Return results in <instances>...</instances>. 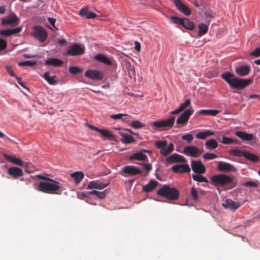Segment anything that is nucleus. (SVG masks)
Listing matches in <instances>:
<instances>
[{
    "instance_id": "nucleus-33",
    "label": "nucleus",
    "mask_w": 260,
    "mask_h": 260,
    "mask_svg": "<svg viewBox=\"0 0 260 260\" xmlns=\"http://www.w3.org/2000/svg\"><path fill=\"white\" fill-rule=\"evenodd\" d=\"M214 134V132L209 130H206L204 132L199 133L196 135V137L198 139L205 140L207 137L213 135Z\"/></svg>"
},
{
    "instance_id": "nucleus-28",
    "label": "nucleus",
    "mask_w": 260,
    "mask_h": 260,
    "mask_svg": "<svg viewBox=\"0 0 260 260\" xmlns=\"http://www.w3.org/2000/svg\"><path fill=\"white\" fill-rule=\"evenodd\" d=\"M242 156L253 162H256L259 160V158L257 155L246 151H242Z\"/></svg>"
},
{
    "instance_id": "nucleus-4",
    "label": "nucleus",
    "mask_w": 260,
    "mask_h": 260,
    "mask_svg": "<svg viewBox=\"0 0 260 260\" xmlns=\"http://www.w3.org/2000/svg\"><path fill=\"white\" fill-rule=\"evenodd\" d=\"M178 198L179 191L176 188L164 185V198L174 201L178 199Z\"/></svg>"
},
{
    "instance_id": "nucleus-27",
    "label": "nucleus",
    "mask_w": 260,
    "mask_h": 260,
    "mask_svg": "<svg viewBox=\"0 0 260 260\" xmlns=\"http://www.w3.org/2000/svg\"><path fill=\"white\" fill-rule=\"evenodd\" d=\"M143 151L149 152V151L146 150L145 149H143L141 151L136 153L131 156V159H136L139 160H145L147 158V156L146 154L143 153Z\"/></svg>"
},
{
    "instance_id": "nucleus-36",
    "label": "nucleus",
    "mask_w": 260,
    "mask_h": 260,
    "mask_svg": "<svg viewBox=\"0 0 260 260\" xmlns=\"http://www.w3.org/2000/svg\"><path fill=\"white\" fill-rule=\"evenodd\" d=\"M208 30V25L204 23H200L199 25V30L198 35L200 37L206 34Z\"/></svg>"
},
{
    "instance_id": "nucleus-2",
    "label": "nucleus",
    "mask_w": 260,
    "mask_h": 260,
    "mask_svg": "<svg viewBox=\"0 0 260 260\" xmlns=\"http://www.w3.org/2000/svg\"><path fill=\"white\" fill-rule=\"evenodd\" d=\"M221 77L231 87L237 89H243L249 84L250 79H241L234 77L233 73L226 72L221 75Z\"/></svg>"
},
{
    "instance_id": "nucleus-55",
    "label": "nucleus",
    "mask_w": 260,
    "mask_h": 260,
    "mask_svg": "<svg viewBox=\"0 0 260 260\" xmlns=\"http://www.w3.org/2000/svg\"><path fill=\"white\" fill-rule=\"evenodd\" d=\"M155 146L160 149V153L162 154V141H157L155 143Z\"/></svg>"
},
{
    "instance_id": "nucleus-17",
    "label": "nucleus",
    "mask_w": 260,
    "mask_h": 260,
    "mask_svg": "<svg viewBox=\"0 0 260 260\" xmlns=\"http://www.w3.org/2000/svg\"><path fill=\"white\" fill-rule=\"evenodd\" d=\"M193 110L190 109L185 110L177 119V123L185 124L188 120L189 116L192 114Z\"/></svg>"
},
{
    "instance_id": "nucleus-47",
    "label": "nucleus",
    "mask_w": 260,
    "mask_h": 260,
    "mask_svg": "<svg viewBox=\"0 0 260 260\" xmlns=\"http://www.w3.org/2000/svg\"><path fill=\"white\" fill-rule=\"evenodd\" d=\"M36 64V62L30 60H27L24 61L20 62L18 63V66L19 67H24V66H34Z\"/></svg>"
},
{
    "instance_id": "nucleus-59",
    "label": "nucleus",
    "mask_w": 260,
    "mask_h": 260,
    "mask_svg": "<svg viewBox=\"0 0 260 260\" xmlns=\"http://www.w3.org/2000/svg\"><path fill=\"white\" fill-rule=\"evenodd\" d=\"M96 17V14L93 12H89L88 13L87 15L86 16V18L87 19H92Z\"/></svg>"
},
{
    "instance_id": "nucleus-31",
    "label": "nucleus",
    "mask_w": 260,
    "mask_h": 260,
    "mask_svg": "<svg viewBox=\"0 0 260 260\" xmlns=\"http://www.w3.org/2000/svg\"><path fill=\"white\" fill-rule=\"evenodd\" d=\"M174 149V144L170 143L167 145V142L164 140V156L167 155L171 153Z\"/></svg>"
},
{
    "instance_id": "nucleus-23",
    "label": "nucleus",
    "mask_w": 260,
    "mask_h": 260,
    "mask_svg": "<svg viewBox=\"0 0 260 260\" xmlns=\"http://www.w3.org/2000/svg\"><path fill=\"white\" fill-rule=\"evenodd\" d=\"M4 157L7 160L13 162V164L18 165L19 166L26 165L22 160L18 158H16L12 155H8L7 154H4Z\"/></svg>"
},
{
    "instance_id": "nucleus-18",
    "label": "nucleus",
    "mask_w": 260,
    "mask_h": 260,
    "mask_svg": "<svg viewBox=\"0 0 260 260\" xmlns=\"http://www.w3.org/2000/svg\"><path fill=\"white\" fill-rule=\"evenodd\" d=\"M8 173L14 179H17L23 175L22 170L18 167H11L8 170Z\"/></svg>"
},
{
    "instance_id": "nucleus-34",
    "label": "nucleus",
    "mask_w": 260,
    "mask_h": 260,
    "mask_svg": "<svg viewBox=\"0 0 260 260\" xmlns=\"http://www.w3.org/2000/svg\"><path fill=\"white\" fill-rule=\"evenodd\" d=\"M205 145L207 149L213 150L217 147L218 143L215 139H211L207 141Z\"/></svg>"
},
{
    "instance_id": "nucleus-41",
    "label": "nucleus",
    "mask_w": 260,
    "mask_h": 260,
    "mask_svg": "<svg viewBox=\"0 0 260 260\" xmlns=\"http://www.w3.org/2000/svg\"><path fill=\"white\" fill-rule=\"evenodd\" d=\"M175 117L172 116L168 119L164 120V127H172L174 123Z\"/></svg>"
},
{
    "instance_id": "nucleus-53",
    "label": "nucleus",
    "mask_w": 260,
    "mask_h": 260,
    "mask_svg": "<svg viewBox=\"0 0 260 260\" xmlns=\"http://www.w3.org/2000/svg\"><path fill=\"white\" fill-rule=\"evenodd\" d=\"M250 55L254 57H258L260 55V47L256 48L253 51H252Z\"/></svg>"
},
{
    "instance_id": "nucleus-57",
    "label": "nucleus",
    "mask_w": 260,
    "mask_h": 260,
    "mask_svg": "<svg viewBox=\"0 0 260 260\" xmlns=\"http://www.w3.org/2000/svg\"><path fill=\"white\" fill-rule=\"evenodd\" d=\"M88 10L87 8L82 9L80 11L79 15L81 16H87L88 14Z\"/></svg>"
},
{
    "instance_id": "nucleus-61",
    "label": "nucleus",
    "mask_w": 260,
    "mask_h": 260,
    "mask_svg": "<svg viewBox=\"0 0 260 260\" xmlns=\"http://www.w3.org/2000/svg\"><path fill=\"white\" fill-rule=\"evenodd\" d=\"M154 126L156 127H162V120L159 121H156L153 123Z\"/></svg>"
},
{
    "instance_id": "nucleus-60",
    "label": "nucleus",
    "mask_w": 260,
    "mask_h": 260,
    "mask_svg": "<svg viewBox=\"0 0 260 260\" xmlns=\"http://www.w3.org/2000/svg\"><path fill=\"white\" fill-rule=\"evenodd\" d=\"M7 71L9 73V75L12 77H15V75L14 74V72H13L12 68L10 66H7L6 67Z\"/></svg>"
},
{
    "instance_id": "nucleus-6",
    "label": "nucleus",
    "mask_w": 260,
    "mask_h": 260,
    "mask_svg": "<svg viewBox=\"0 0 260 260\" xmlns=\"http://www.w3.org/2000/svg\"><path fill=\"white\" fill-rule=\"evenodd\" d=\"M84 52V49L78 44H74L70 46L67 51L66 54L71 56H79Z\"/></svg>"
},
{
    "instance_id": "nucleus-40",
    "label": "nucleus",
    "mask_w": 260,
    "mask_h": 260,
    "mask_svg": "<svg viewBox=\"0 0 260 260\" xmlns=\"http://www.w3.org/2000/svg\"><path fill=\"white\" fill-rule=\"evenodd\" d=\"M121 142L123 144L131 143L134 141L132 136L127 134L122 135Z\"/></svg>"
},
{
    "instance_id": "nucleus-49",
    "label": "nucleus",
    "mask_w": 260,
    "mask_h": 260,
    "mask_svg": "<svg viewBox=\"0 0 260 260\" xmlns=\"http://www.w3.org/2000/svg\"><path fill=\"white\" fill-rule=\"evenodd\" d=\"M190 193H191V195L193 199L194 200V201L196 202L199 200L198 192L196 190V189H195L194 186L191 187Z\"/></svg>"
},
{
    "instance_id": "nucleus-62",
    "label": "nucleus",
    "mask_w": 260,
    "mask_h": 260,
    "mask_svg": "<svg viewBox=\"0 0 260 260\" xmlns=\"http://www.w3.org/2000/svg\"><path fill=\"white\" fill-rule=\"evenodd\" d=\"M67 43V41L66 40L64 39H60L58 40V43L60 46H64L65 44H66Z\"/></svg>"
},
{
    "instance_id": "nucleus-9",
    "label": "nucleus",
    "mask_w": 260,
    "mask_h": 260,
    "mask_svg": "<svg viewBox=\"0 0 260 260\" xmlns=\"http://www.w3.org/2000/svg\"><path fill=\"white\" fill-rule=\"evenodd\" d=\"M173 2L177 9L181 13L186 16H189L191 14L190 9L181 1L180 0H173Z\"/></svg>"
},
{
    "instance_id": "nucleus-24",
    "label": "nucleus",
    "mask_w": 260,
    "mask_h": 260,
    "mask_svg": "<svg viewBox=\"0 0 260 260\" xmlns=\"http://www.w3.org/2000/svg\"><path fill=\"white\" fill-rule=\"evenodd\" d=\"M63 63V61L57 58H48L44 62L45 66H52L53 67H60Z\"/></svg>"
},
{
    "instance_id": "nucleus-42",
    "label": "nucleus",
    "mask_w": 260,
    "mask_h": 260,
    "mask_svg": "<svg viewBox=\"0 0 260 260\" xmlns=\"http://www.w3.org/2000/svg\"><path fill=\"white\" fill-rule=\"evenodd\" d=\"M221 142L224 144H231L233 143L237 144L238 143V140L223 136Z\"/></svg>"
},
{
    "instance_id": "nucleus-11",
    "label": "nucleus",
    "mask_w": 260,
    "mask_h": 260,
    "mask_svg": "<svg viewBox=\"0 0 260 260\" xmlns=\"http://www.w3.org/2000/svg\"><path fill=\"white\" fill-rule=\"evenodd\" d=\"M142 171L134 166H126L122 168V173L121 174L124 176L123 174H126L131 176H135L141 174Z\"/></svg>"
},
{
    "instance_id": "nucleus-12",
    "label": "nucleus",
    "mask_w": 260,
    "mask_h": 260,
    "mask_svg": "<svg viewBox=\"0 0 260 260\" xmlns=\"http://www.w3.org/2000/svg\"><path fill=\"white\" fill-rule=\"evenodd\" d=\"M88 126L89 128L94 130L97 132H99L101 134V136L103 137H104L110 140H112L114 139V136L109 130L100 129L97 127H95L91 125H88Z\"/></svg>"
},
{
    "instance_id": "nucleus-51",
    "label": "nucleus",
    "mask_w": 260,
    "mask_h": 260,
    "mask_svg": "<svg viewBox=\"0 0 260 260\" xmlns=\"http://www.w3.org/2000/svg\"><path fill=\"white\" fill-rule=\"evenodd\" d=\"M190 104V101L189 99H187L185 101V102L182 103L179 108L182 111L184 110L189 104Z\"/></svg>"
},
{
    "instance_id": "nucleus-35",
    "label": "nucleus",
    "mask_w": 260,
    "mask_h": 260,
    "mask_svg": "<svg viewBox=\"0 0 260 260\" xmlns=\"http://www.w3.org/2000/svg\"><path fill=\"white\" fill-rule=\"evenodd\" d=\"M71 177L75 180L76 184H79L84 178V174L81 172H74L71 175Z\"/></svg>"
},
{
    "instance_id": "nucleus-37",
    "label": "nucleus",
    "mask_w": 260,
    "mask_h": 260,
    "mask_svg": "<svg viewBox=\"0 0 260 260\" xmlns=\"http://www.w3.org/2000/svg\"><path fill=\"white\" fill-rule=\"evenodd\" d=\"M50 73L49 72H46L43 77L48 82L49 84L50 85H54L56 84V80H55L54 79L55 78V76H54L53 77H50L49 76Z\"/></svg>"
},
{
    "instance_id": "nucleus-32",
    "label": "nucleus",
    "mask_w": 260,
    "mask_h": 260,
    "mask_svg": "<svg viewBox=\"0 0 260 260\" xmlns=\"http://www.w3.org/2000/svg\"><path fill=\"white\" fill-rule=\"evenodd\" d=\"M94 58L95 60L104 63L107 65H111V62L109 59V58L105 55L102 54H99L94 56Z\"/></svg>"
},
{
    "instance_id": "nucleus-15",
    "label": "nucleus",
    "mask_w": 260,
    "mask_h": 260,
    "mask_svg": "<svg viewBox=\"0 0 260 260\" xmlns=\"http://www.w3.org/2000/svg\"><path fill=\"white\" fill-rule=\"evenodd\" d=\"M183 153L187 156L196 157L200 154V150L196 146H189L183 148Z\"/></svg>"
},
{
    "instance_id": "nucleus-44",
    "label": "nucleus",
    "mask_w": 260,
    "mask_h": 260,
    "mask_svg": "<svg viewBox=\"0 0 260 260\" xmlns=\"http://www.w3.org/2000/svg\"><path fill=\"white\" fill-rule=\"evenodd\" d=\"M242 185L244 186H248L252 188H256L258 186V183L257 181H249L244 182L242 184Z\"/></svg>"
},
{
    "instance_id": "nucleus-43",
    "label": "nucleus",
    "mask_w": 260,
    "mask_h": 260,
    "mask_svg": "<svg viewBox=\"0 0 260 260\" xmlns=\"http://www.w3.org/2000/svg\"><path fill=\"white\" fill-rule=\"evenodd\" d=\"M191 133L192 132H190L189 133L183 135L181 137L182 139L187 141L188 143H190L193 139V137Z\"/></svg>"
},
{
    "instance_id": "nucleus-48",
    "label": "nucleus",
    "mask_w": 260,
    "mask_h": 260,
    "mask_svg": "<svg viewBox=\"0 0 260 260\" xmlns=\"http://www.w3.org/2000/svg\"><path fill=\"white\" fill-rule=\"evenodd\" d=\"M69 70L70 73L72 74H77L82 72L80 68L75 66L71 67Z\"/></svg>"
},
{
    "instance_id": "nucleus-10",
    "label": "nucleus",
    "mask_w": 260,
    "mask_h": 260,
    "mask_svg": "<svg viewBox=\"0 0 260 260\" xmlns=\"http://www.w3.org/2000/svg\"><path fill=\"white\" fill-rule=\"evenodd\" d=\"M217 169L220 171L224 172L237 171V169L233 165L224 161H218Z\"/></svg>"
},
{
    "instance_id": "nucleus-22",
    "label": "nucleus",
    "mask_w": 260,
    "mask_h": 260,
    "mask_svg": "<svg viewBox=\"0 0 260 260\" xmlns=\"http://www.w3.org/2000/svg\"><path fill=\"white\" fill-rule=\"evenodd\" d=\"M222 206L225 209L236 210L240 207V204L231 199H226L225 202L222 203Z\"/></svg>"
},
{
    "instance_id": "nucleus-39",
    "label": "nucleus",
    "mask_w": 260,
    "mask_h": 260,
    "mask_svg": "<svg viewBox=\"0 0 260 260\" xmlns=\"http://www.w3.org/2000/svg\"><path fill=\"white\" fill-rule=\"evenodd\" d=\"M88 194L94 195L101 199H103L106 196L105 191H99L95 190H93L89 191Z\"/></svg>"
},
{
    "instance_id": "nucleus-20",
    "label": "nucleus",
    "mask_w": 260,
    "mask_h": 260,
    "mask_svg": "<svg viewBox=\"0 0 260 260\" xmlns=\"http://www.w3.org/2000/svg\"><path fill=\"white\" fill-rule=\"evenodd\" d=\"M235 72L240 76H246L250 72V67L247 65L240 66L236 68Z\"/></svg>"
},
{
    "instance_id": "nucleus-8",
    "label": "nucleus",
    "mask_w": 260,
    "mask_h": 260,
    "mask_svg": "<svg viewBox=\"0 0 260 260\" xmlns=\"http://www.w3.org/2000/svg\"><path fill=\"white\" fill-rule=\"evenodd\" d=\"M84 75L86 77L93 80H100L103 79L104 78V74L102 72L94 70H87Z\"/></svg>"
},
{
    "instance_id": "nucleus-1",
    "label": "nucleus",
    "mask_w": 260,
    "mask_h": 260,
    "mask_svg": "<svg viewBox=\"0 0 260 260\" xmlns=\"http://www.w3.org/2000/svg\"><path fill=\"white\" fill-rule=\"evenodd\" d=\"M36 177L38 179L44 180L39 182L37 189L38 190L49 194H60L57 192L61 187L59 182L42 175H38Z\"/></svg>"
},
{
    "instance_id": "nucleus-50",
    "label": "nucleus",
    "mask_w": 260,
    "mask_h": 260,
    "mask_svg": "<svg viewBox=\"0 0 260 260\" xmlns=\"http://www.w3.org/2000/svg\"><path fill=\"white\" fill-rule=\"evenodd\" d=\"M171 20L172 22L175 24H179L181 25V23L183 21V18H179L177 16H172L171 18Z\"/></svg>"
},
{
    "instance_id": "nucleus-19",
    "label": "nucleus",
    "mask_w": 260,
    "mask_h": 260,
    "mask_svg": "<svg viewBox=\"0 0 260 260\" xmlns=\"http://www.w3.org/2000/svg\"><path fill=\"white\" fill-rule=\"evenodd\" d=\"M22 31V27L19 26L13 29H7L0 30V35L5 37H9L14 34H18Z\"/></svg>"
},
{
    "instance_id": "nucleus-54",
    "label": "nucleus",
    "mask_w": 260,
    "mask_h": 260,
    "mask_svg": "<svg viewBox=\"0 0 260 260\" xmlns=\"http://www.w3.org/2000/svg\"><path fill=\"white\" fill-rule=\"evenodd\" d=\"M7 47V42L5 40L0 39V51L5 50Z\"/></svg>"
},
{
    "instance_id": "nucleus-25",
    "label": "nucleus",
    "mask_w": 260,
    "mask_h": 260,
    "mask_svg": "<svg viewBox=\"0 0 260 260\" xmlns=\"http://www.w3.org/2000/svg\"><path fill=\"white\" fill-rule=\"evenodd\" d=\"M235 135L244 141H251L253 139V135L250 133H247L245 132L237 131Z\"/></svg>"
},
{
    "instance_id": "nucleus-52",
    "label": "nucleus",
    "mask_w": 260,
    "mask_h": 260,
    "mask_svg": "<svg viewBox=\"0 0 260 260\" xmlns=\"http://www.w3.org/2000/svg\"><path fill=\"white\" fill-rule=\"evenodd\" d=\"M230 154H231L232 155L237 156L242 155V151H241L240 150L237 149L231 150L230 151Z\"/></svg>"
},
{
    "instance_id": "nucleus-58",
    "label": "nucleus",
    "mask_w": 260,
    "mask_h": 260,
    "mask_svg": "<svg viewBox=\"0 0 260 260\" xmlns=\"http://www.w3.org/2000/svg\"><path fill=\"white\" fill-rule=\"evenodd\" d=\"M123 117L121 118L122 121L128 122L130 121L131 116L127 114H123Z\"/></svg>"
},
{
    "instance_id": "nucleus-56",
    "label": "nucleus",
    "mask_w": 260,
    "mask_h": 260,
    "mask_svg": "<svg viewBox=\"0 0 260 260\" xmlns=\"http://www.w3.org/2000/svg\"><path fill=\"white\" fill-rule=\"evenodd\" d=\"M110 117L113 119H121L123 117V114H116L111 115Z\"/></svg>"
},
{
    "instance_id": "nucleus-13",
    "label": "nucleus",
    "mask_w": 260,
    "mask_h": 260,
    "mask_svg": "<svg viewBox=\"0 0 260 260\" xmlns=\"http://www.w3.org/2000/svg\"><path fill=\"white\" fill-rule=\"evenodd\" d=\"M191 167L194 172L200 174H204L206 171L205 167L201 160H192Z\"/></svg>"
},
{
    "instance_id": "nucleus-46",
    "label": "nucleus",
    "mask_w": 260,
    "mask_h": 260,
    "mask_svg": "<svg viewBox=\"0 0 260 260\" xmlns=\"http://www.w3.org/2000/svg\"><path fill=\"white\" fill-rule=\"evenodd\" d=\"M131 126L134 128H140L144 126V124L138 120H135L133 121Z\"/></svg>"
},
{
    "instance_id": "nucleus-29",
    "label": "nucleus",
    "mask_w": 260,
    "mask_h": 260,
    "mask_svg": "<svg viewBox=\"0 0 260 260\" xmlns=\"http://www.w3.org/2000/svg\"><path fill=\"white\" fill-rule=\"evenodd\" d=\"M220 111L219 110L216 109H202L198 112L200 114H205L212 116H215Z\"/></svg>"
},
{
    "instance_id": "nucleus-14",
    "label": "nucleus",
    "mask_w": 260,
    "mask_h": 260,
    "mask_svg": "<svg viewBox=\"0 0 260 260\" xmlns=\"http://www.w3.org/2000/svg\"><path fill=\"white\" fill-rule=\"evenodd\" d=\"M20 23V19L14 13L7 18H3L2 19V24H13L14 25H18Z\"/></svg>"
},
{
    "instance_id": "nucleus-45",
    "label": "nucleus",
    "mask_w": 260,
    "mask_h": 260,
    "mask_svg": "<svg viewBox=\"0 0 260 260\" xmlns=\"http://www.w3.org/2000/svg\"><path fill=\"white\" fill-rule=\"evenodd\" d=\"M203 157L205 159L210 160L217 158V155L214 153L206 152L203 154Z\"/></svg>"
},
{
    "instance_id": "nucleus-7",
    "label": "nucleus",
    "mask_w": 260,
    "mask_h": 260,
    "mask_svg": "<svg viewBox=\"0 0 260 260\" xmlns=\"http://www.w3.org/2000/svg\"><path fill=\"white\" fill-rule=\"evenodd\" d=\"M187 162L186 159L182 155L177 153H174L170 155L166 159V164L167 165L172 164L174 163H185Z\"/></svg>"
},
{
    "instance_id": "nucleus-3",
    "label": "nucleus",
    "mask_w": 260,
    "mask_h": 260,
    "mask_svg": "<svg viewBox=\"0 0 260 260\" xmlns=\"http://www.w3.org/2000/svg\"><path fill=\"white\" fill-rule=\"evenodd\" d=\"M211 183L214 185L224 186L228 184H232V187L236 186V183L228 175L223 174H219L213 175L211 177Z\"/></svg>"
},
{
    "instance_id": "nucleus-16",
    "label": "nucleus",
    "mask_w": 260,
    "mask_h": 260,
    "mask_svg": "<svg viewBox=\"0 0 260 260\" xmlns=\"http://www.w3.org/2000/svg\"><path fill=\"white\" fill-rule=\"evenodd\" d=\"M171 170L176 173H188L190 171L189 165L186 163H182L181 165H176L171 168Z\"/></svg>"
},
{
    "instance_id": "nucleus-64",
    "label": "nucleus",
    "mask_w": 260,
    "mask_h": 260,
    "mask_svg": "<svg viewBox=\"0 0 260 260\" xmlns=\"http://www.w3.org/2000/svg\"><path fill=\"white\" fill-rule=\"evenodd\" d=\"M144 168L147 172H149V171H150L151 170V166L150 165H149V164H144Z\"/></svg>"
},
{
    "instance_id": "nucleus-26",
    "label": "nucleus",
    "mask_w": 260,
    "mask_h": 260,
    "mask_svg": "<svg viewBox=\"0 0 260 260\" xmlns=\"http://www.w3.org/2000/svg\"><path fill=\"white\" fill-rule=\"evenodd\" d=\"M158 182L151 179L148 183L144 185L142 189L144 192H149L152 191L157 185Z\"/></svg>"
},
{
    "instance_id": "nucleus-38",
    "label": "nucleus",
    "mask_w": 260,
    "mask_h": 260,
    "mask_svg": "<svg viewBox=\"0 0 260 260\" xmlns=\"http://www.w3.org/2000/svg\"><path fill=\"white\" fill-rule=\"evenodd\" d=\"M192 177L193 180L199 182H209V181L206 177H205L203 176H202L200 174L192 175Z\"/></svg>"
},
{
    "instance_id": "nucleus-30",
    "label": "nucleus",
    "mask_w": 260,
    "mask_h": 260,
    "mask_svg": "<svg viewBox=\"0 0 260 260\" xmlns=\"http://www.w3.org/2000/svg\"><path fill=\"white\" fill-rule=\"evenodd\" d=\"M181 25L186 29L193 30L194 28V23L186 18H183V21Z\"/></svg>"
},
{
    "instance_id": "nucleus-21",
    "label": "nucleus",
    "mask_w": 260,
    "mask_h": 260,
    "mask_svg": "<svg viewBox=\"0 0 260 260\" xmlns=\"http://www.w3.org/2000/svg\"><path fill=\"white\" fill-rule=\"evenodd\" d=\"M108 184H104L98 180L90 181L87 186L88 189L95 188L98 189H104L107 187Z\"/></svg>"
},
{
    "instance_id": "nucleus-5",
    "label": "nucleus",
    "mask_w": 260,
    "mask_h": 260,
    "mask_svg": "<svg viewBox=\"0 0 260 260\" xmlns=\"http://www.w3.org/2000/svg\"><path fill=\"white\" fill-rule=\"evenodd\" d=\"M33 36L40 42H43L47 38V33L43 27L38 25L33 28Z\"/></svg>"
},
{
    "instance_id": "nucleus-63",
    "label": "nucleus",
    "mask_w": 260,
    "mask_h": 260,
    "mask_svg": "<svg viewBox=\"0 0 260 260\" xmlns=\"http://www.w3.org/2000/svg\"><path fill=\"white\" fill-rule=\"evenodd\" d=\"M48 20L49 22V23L55 27V23L56 22V20L54 18H48Z\"/></svg>"
}]
</instances>
